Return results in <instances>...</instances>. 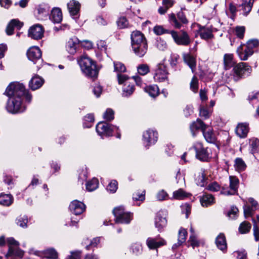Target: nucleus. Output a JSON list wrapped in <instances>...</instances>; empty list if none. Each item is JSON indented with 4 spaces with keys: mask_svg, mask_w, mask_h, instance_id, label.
Instances as JSON below:
<instances>
[{
    "mask_svg": "<svg viewBox=\"0 0 259 259\" xmlns=\"http://www.w3.org/2000/svg\"><path fill=\"white\" fill-rule=\"evenodd\" d=\"M5 93L9 97L6 105V109L9 112L17 114L25 110L22 103L23 96L25 94V87L22 83L18 82L10 83Z\"/></svg>",
    "mask_w": 259,
    "mask_h": 259,
    "instance_id": "1",
    "label": "nucleus"
},
{
    "mask_svg": "<svg viewBox=\"0 0 259 259\" xmlns=\"http://www.w3.org/2000/svg\"><path fill=\"white\" fill-rule=\"evenodd\" d=\"M78 63L82 72L87 76L94 78L98 75L95 62L87 55H82L78 59Z\"/></svg>",
    "mask_w": 259,
    "mask_h": 259,
    "instance_id": "2",
    "label": "nucleus"
},
{
    "mask_svg": "<svg viewBox=\"0 0 259 259\" xmlns=\"http://www.w3.org/2000/svg\"><path fill=\"white\" fill-rule=\"evenodd\" d=\"M239 180L235 176L229 177V185H225L222 187L221 193L225 195H234L237 193Z\"/></svg>",
    "mask_w": 259,
    "mask_h": 259,
    "instance_id": "3",
    "label": "nucleus"
},
{
    "mask_svg": "<svg viewBox=\"0 0 259 259\" xmlns=\"http://www.w3.org/2000/svg\"><path fill=\"white\" fill-rule=\"evenodd\" d=\"M170 33L174 41L178 45L186 46L191 43L190 37L185 31L181 30L180 32H177L172 30Z\"/></svg>",
    "mask_w": 259,
    "mask_h": 259,
    "instance_id": "4",
    "label": "nucleus"
},
{
    "mask_svg": "<svg viewBox=\"0 0 259 259\" xmlns=\"http://www.w3.org/2000/svg\"><path fill=\"white\" fill-rule=\"evenodd\" d=\"M118 130V127L103 121L98 123L96 126L97 132L102 137L111 136L113 132Z\"/></svg>",
    "mask_w": 259,
    "mask_h": 259,
    "instance_id": "5",
    "label": "nucleus"
},
{
    "mask_svg": "<svg viewBox=\"0 0 259 259\" xmlns=\"http://www.w3.org/2000/svg\"><path fill=\"white\" fill-rule=\"evenodd\" d=\"M113 213L115 217L117 223L128 224L132 219V214L124 211L122 206L117 207L114 209Z\"/></svg>",
    "mask_w": 259,
    "mask_h": 259,
    "instance_id": "6",
    "label": "nucleus"
},
{
    "mask_svg": "<svg viewBox=\"0 0 259 259\" xmlns=\"http://www.w3.org/2000/svg\"><path fill=\"white\" fill-rule=\"evenodd\" d=\"M7 242L9 246L8 252L6 255L7 257L10 256H16L22 257L24 251L19 248V243L12 237L8 238Z\"/></svg>",
    "mask_w": 259,
    "mask_h": 259,
    "instance_id": "7",
    "label": "nucleus"
},
{
    "mask_svg": "<svg viewBox=\"0 0 259 259\" xmlns=\"http://www.w3.org/2000/svg\"><path fill=\"white\" fill-rule=\"evenodd\" d=\"M27 56L29 60L34 64L37 63V68H40L42 65L41 51L38 47H30L27 52Z\"/></svg>",
    "mask_w": 259,
    "mask_h": 259,
    "instance_id": "8",
    "label": "nucleus"
},
{
    "mask_svg": "<svg viewBox=\"0 0 259 259\" xmlns=\"http://www.w3.org/2000/svg\"><path fill=\"white\" fill-rule=\"evenodd\" d=\"M146 244L150 250L158 251V249L166 244V240L159 235L155 237H149L146 240Z\"/></svg>",
    "mask_w": 259,
    "mask_h": 259,
    "instance_id": "9",
    "label": "nucleus"
},
{
    "mask_svg": "<svg viewBox=\"0 0 259 259\" xmlns=\"http://www.w3.org/2000/svg\"><path fill=\"white\" fill-rule=\"evenodd\" d=\"M177 16L176 17L173 13L168 16L170 23L176 28L179 29L182 27V24L188 23V21L182 11L178 12Z\"/></svg>",
    "mask_w": 259,
    "mask_h": 259,
    "instance_id": "10",
    "label": "nucleus"
},
{
    "mask_svg": "<svg viewBox=\"0 0 259 259\" xmlns=\"http://www.w3.org/2000/svg\"><path fill=\"white\" fill-rule=\"evenodd\" d=\"M158 139V133L152 129H148L143 134V142L145 146L148 148L156 143Z\"/></svg>",
    "mask_w": 259,
    "mask_h": 259,
    "instance_id": "11",
    "label": "nucleus"
},
{
    "mask_svg": "<svg viewBox=\"0 0 259 259\" xmlns=\"http://www.w3.org/2000/svg\"><path fill=\"white\" fill-rule=\"evenodd\" d=\"M193 147L195 150L196 156L200 160L207 161L211 157L207 148H204L201 143H195Z\"/></svg>",
    "mask_w": 259,
    "mask_h": 259,
    "instance_id": "12",
    "label": "nucleus"
},
{
    "mask_svg": "<svg viewBox=\"0 0 259 259\" xmlns=\"http://www.w3.org/2000/svg\"><path fill=\"white\" fill-rule=\"evenodd\" d=\"M234 78L237 80L243 75L250 73L251 69L246 63L241 62L235 65L233 68Z\"/></svg>",
    "mask_w": 259,
    "mask_h": 259,
    "instance_id": "13",
    "label": "nucleus"
},
{
    "mask_svg": "<svg viewBox=\"0 0 259 259\" xmlns=\"http://www.w3.org/2000/svg\"><path fill=\"white\" fill-rule=\"evenodd\" d=\"M167 74L166 66L163 64H159L155 70L154 79L157 82L163 81L167 79Z\"/></svg>",
    "mask_w": 259,
    "mask_h": 259,
    "instance_id": "14",
    "label": "nucleus"
},
{
    "mask_svg": "<svg viewBox=\"0 0 259 259\" xmlns=\"http://www.w3.org/2000/svg\"><path fill=\"white\" fill-rule=\"evenodd\" d=\"M44 30L39 24L34 25L28 31V36L34 39H41L44 36Z\"/></svg>",
    "mask_w": 259,
    "mask_h": 259,
    "instance_id": "15",
    "label": "nucleus"
},
{
    "mask_svg": "<svg viewBox=\"0 0 259 259\" xmlns=\"http://www.w3.org/2000/svg\"><path fill=\"white\" fill-rule=\"evenodd\" d=\"M85 208V205L77 200L72 201L69 205L70 211L75 215L81 214L84 211Z\"/></svg>",
    "mask_w": 259,
    "mask_h": 259,
    "instance_id": "16",
    "label": "nucleus"
},
{
    "mask_svg": "<svg viewBox=\"0 0 259 259\" xmlns=\"http://www.w3.org/2000/svg\"><path fill=\"white\" fill-rule=\"evenodd\" d=\"M131 38L132 46L147 43L144 34L139 31H133L131 34Z\"/></svg>",
    "mask_w": 259,
    "mask_h": 259,
    "instance_id": "17",
    "label": "nucleus"
},
{
    "mask_svg": "<svg viewBox=\"0 0 259 259\" xmlns=\"http://www.w3.org/2000/svg\"><path fill=\"white\" fill-rule=\"evenodd\" d=\"M253 52L254 50H251L245 45H241L237 49L238 55L242 60H246Z\"/></svg>",
    "mask_w": 259,
    "mask_h": 259,
    "instance_id": "18",
    "label": "nucleus"
},
{
    "mask_svg": "<svg viewBox=\"0 0 259 259\" xmlns=\"http://www.w3.org/2000/svg\"><path fill=\"white\" fill-rule=\"evenodd\" d=\"M79 42L80 41L76 37L70 38L66 46L68 52L71 55L74 54L76 52Z\"/></svg>",
    "mask_w": 259,
    "mask_h": 259,
    "instance_id": "19",
    "label": "nucleus"
},
{
    "mask_svg": "<svg viewBox=\"0 0 259 259\" xmlns=\"http://www.w3.org/2000/svg\"><path fill=\"white\" fill-rule=\"evenodd\" d=\"M132 50L137 56L139 57H142L147 52L148 44L146 43L134 45L132 46Z\"/></svg>",
    "mask_w": 259,
    "mask_h": 259,
    "instance_id": "20",
    "label": "nucleus"
},
{
    "mask_svg": "<svg viewBox=\"0 0 259 259\" xmlns=\"http://www.w3.org/2000/svg\"><path fill=\"white\" fill-rule=\"evenodd\" d=\"M248 124L247 123H238L236 128L237 135L241 138H245L249 132Z\"/></svg>",
    "mask_w": 259,
    "mask_h": 259,
    "instance_id": "21",
    "label": "nucleus"
},
{
    "mask_svg": "<svg viewBox=\"0 0 259 259\" xmlns=\"http://www.w3.org/2000/svg\"><path fill=\"white\" fill-rule=\"evenodd\" d=\"M23 25V23L22 22L18 20L13 19L8 25L6 28V33L8 35H12L13 33L14 28L20 29Z\"/></svg>",
    "mask_w": 259,
    "mask_h": 259,
    "instance_id": "22",
    "label": "nucleus"
},
{
    "mask_svg": "<svg viewBox=\"0 0 259 259\" xmlns=\"http://www.w3.org/2000/svg\"><path fill=\"white\" fill-rule=\"evenodd\" d=\"M183 59L185 63L191 69L192 72H194L196 66V57L190 54H185L183 55Z\"/></svg>",
    "mask_w": 259,
    "mask_h": 259,
    "instance_id": "23",
    "label": "nucleus"
},
{
    "mask_svg": "<svg viewBox=\"0 0 259 259\" xmlns=\"http://www.w3.org/2000/svg\"><path fill=\"white\" fill-rule=\"evenodd\" d=\"M202 133L205 140L207 142L210 143H214L216 141V136L211 127L207 126L206 128H205Z\"/></svg>",
    "mask_w": 259,
    "mask_h": 259,
    "instance_id": "24",
    "label": "nucleus"
},
{
    "mask_svg": "<svg viewBox=\"0 0 259 259\" xmlns=\"http://www.w3.org/2000/svg\"><path fill=\"white\" fill-rule=\"evenodd\" d=\"M44 82V79L38 75L34 76L29 81V87L32 90L39 88Z\"/></svg>",
    "mask_w": 259,
    "mask_h": 259,
    "instance_id": "25",
    "label": "nucleus"
},
{
    "mask_svg": "<svg viewBox=\"0 0 259 259\" xmlns=\"http://www.w3.org/2000/svg\"><path fill=\"white\" fill-rule=\"evenodd\" d=\"M50 19L54 23H59L62 20V13L60 9L55 8L51 11Z\"/></svg>",
    "mask_w": 259,
    "mask_h": 259,
    "instance_id": "26",
    "label": "nucleus"
},
{
    "mask_svg": "<svg viewBox=\"0 0 259 259\" xmlns=\"http://www.w3.org/2000/svg\"><path fill=\"white\" fill-rule=\"evenodd\" d=\"M254 3V0H243L240 5V10L244 15H247L251 11Z\"/></svg>",
    "mask_w": 259,
    "mask_h": 259,
    "instance_id": "27",
    "label": "nucleus"
},
{
    "mask_svg": "<svg viewBox=\"0 0 259 259\" xmlns=\"http://www.w3.org/2000/svg\"><path fill=\"white\" fill-rule=\"evenodd\" d=\"M167 224L166 218L162 216L160 212H158L155 219V225L159 231L164 227Z\"/></svg>",
    "mask_w": 259,
    "mask_h": 259,
    "instance_id": "28",
    "label": "nucleus"
},
{
    "mask_svg": "<svg viewBox=\"0 0 259 259\" xmlns=\"http://www.w3.org/2000/svg\"><path fill=\"white\" fill-rule=\"evenodd\" d=\"M207 125L199 119L196 120L190 126V130L193 136H195V131L201 129L202 132L206 128Z\"/></svg>",
    "mask_w": 259,
    "mask_h": 259,
    "instance_id": "29",
    "label": "nucleus"
},
{
    "mask_svg": "<svg viewBox=\"0 0 259 259\" xmlns=\"http://www.w3.org/2000/svg\"><path fill=\"white\" fill-rule=\"evenodd\" d=\"M67 7L70 14L73 16H75L77 14L80 9V6L78 2L72 0L68 3Z\"/></svg>",
    "mask_w": 259,
    "mask_h": 259,
    "instance_id": "30",
    "label": "nucleus"
},
{
    "mask_svg": "<svg viewBox=\"0 0 259 259\" xmlns=\"http://www.w3.org/2000/svg\"><path fill=\"white\" fill-rule=\"evenodd\" d=\"M198 33L202 39L208 40L213 37L212 31L208 28L204 27H200L198 30Z\"/></svg>",
    "mask_w": 259,
    "mask_h": 259,
    "instance_id": "31",
    "label": "nucleus"
},
{
    "mask_svg": "<svg viewBox=\"0 0 259 259\" xmlns=\"http://www.w3.org/2000/svg\"><path fill=\"white\" fill-rule=\"evenodd\" d=\"M215 243L217 247L224 251L227 249V243L226 238L224 234L220 233L217 237Z\"/></svg>",
    "mask_w": 259,
    "mask_h": 259,
    "instance_id": "32",
    "label": "nucleus"
},
{
    "mask_svg": "<svg viewBox=\"0 0 259 259\" xmlns=\"http://www.w3.org/2000/svg\"><path fill=\"white\" fill-rule=\"evenodd\" d=\"M13 201V198L11 194L2 193L0 195V204L4 206H10Z\"/></svg>",
    "mask_w": 259,
    "mask_h": 259,
    "instance_id": "33",
    "label": "nucleus"
},
{
    "mask_svg": "<svg viewBox=\"0 0 259 259\" xmlns=\"http://www.w3.org/2000/svg\"><path fill=\"white\" fill-rule=\"evenodd\" d=\"M200 202L203 206L207 207L214 202V198L211 194H205L200 198Z\"/></svg>",
    "mask_w": 259,
    "mask_h": 259,
    "instance_id": "34",
    "label": "nucleus"
},
{
    "mask_svg": "<svg viewBox=\"0 0 259 259\" xmlns=\"http://www.w3.org/2000/svg\"><path fill=\"white\" fill-rule=\"evenodd\" d=\"M234 166L236 171L240 172L246 169V165L242 158H237L235 159Z\"/></svg>",
    "mask_w": 259,
    "mask_h": 259,
    "instance_id": "35",
    "label": "nucleus"
},
{
    "mask_svg": "<svg viewBox=\"0 0 259 259\" xmlns=\"http://www.w3.org/2000/svg\"><path fill=\"white\" fill-rule=\"evenodd\" d=\"M145 91L152 97H156L159 94V90L157 85H152L145 88Z\"/></svg>",
    "mask_w": 259,
    "mask_h": 259,
    "instance_id": "36",
    "label": "nucleus"
},
{
    "mask_svg": "<svg viewBox=\"0 0 259 259\" xmlns=\"http://www.w3.org/2000/svg\"><path fill=\"white\" fill-rule=\"evenodd\" d=\"M86 189L90 192L93 191L98 188L99 186V181L97 178H94L91 180L88 181L86 184Z\"/></svg>",
    "mask_w": 259,
    "mask_h": 259,
    "instance_id": "37",
    "label": "nucleus"
},
{
    "mask_svg": "<svg viewBox=\"0 0 259 259\" xmlns=\"http://www.w3.org/2000/svg\"><path fill=\"white\" fill-rule=\"evenodd\" d=\"M172 0H163L162 6L160 7L158 11L160 14H165L167 10L173 5Z\"/></svg>",
    "mask_w": 259,
    "mask_h": 259,
    "instance_id": "38",
    "label": "nucleus"
},
{
    "mask_svg": "<svg viewBox=\"0 0 259 259\" xmlns=\"http://www.w3.org/2000/svg\"><path fill=\"white\" fill-rule=\"evenodd\" d=\"M249 147L252 154L259 151V140L256 138L249 139Z\"/></svg>",
    "mask_w": 259,
    "mask_h": 259,
    "instance_id": "39",
    "label": "nucleus"
},
{
    "mask_svg": "<svg viewBox=\"0 0 259 259\" xmlns=\"http://www.w3.org/2000/svg\"><path fill=\"white\" fill-rule=\"evenodd\" d=\"M100 242V238L97 237L94 238L93 240L90 241L89 239L87 238L84 239L82 242L84 245H85V248L87 249H90L92 247H96L98 244Z\"/></svg>",
    "mask_w": 259,
    "mask_h": 259,
    "instance_id": "40",
    "label": "nucleus"
},
{
    "mask_svg": "<svg viewBox=\"0 0 259 259\" xmlns=\"http://www.w3.org/2000/svg\"><path fill=\"white\" fill-rule=\"evenodd\" d=\"M42 253V256L47 258L55 259L58 256L57 252L53 248L46 249Z\"/></svg>",
    "mask_w": 259,
    "mask_h": 259,
    "instance_id": "41",
    "label": "nucleus"
},
{
    "mask_svg": "<svg viewBox=\"0 0 259 259\" xmlns=\"http://www.w3.org/2000/svg\"><path fill=\"white\" fill-rule=\"evenodd\" d=\"M189 194L182 189L175 191L173 192V198L176 199L181 200L188 197Z\"/></svg>",
    "mask_w": 259,
    "mask_h": 259,
    "instance_id": "42",
    "label": "nucleus"
},
{
    "mask_svg": "<svg viewBox=\"0 0 259 259\" xmlns=\"http://www.w3.org/2000/svg\"><path fill=\"white\" fill-rule=\"evenodd\" d=\"M224 65L226 69H229L234 64L233 55L227 54L224 57Z\"/></svg>",
    "mask_w": 259,
    "mask_h": 259,
    "instance_id": "43",
    "label": "nucleus"
},
{
    "mask_svg": "<svg viewBox=\"0 0 259 259\" xmlns=\"http://www.w3.org/2000/svg\"><path fill=\"white\" fill-rule=\"evenodd\" d=\"M134 91V86L133 84H130L126 82L123 88V96L127 97L131 95Z\"/></svg>",
    "mask_w": 259,
    "mask_h": 259,
    "instance_id": "44",
    "label": "nucleus"
},
{
    "mask_svg": "<svg viewBox=\"0 0 259 259\" xmlns=\"http://www.w3.org/2000/svg\"><path fill=\"white\" fill-rule=\"evenodd\" d=\"M117 27L120 29L126 28L128 25V22L126 18L124 16H121L118 18L116 21Z\"/></svg>",
    "mask_w": 259,
    "mask_h": 259,
    "instance_id": "45",
    "label": "nucleus"
},
{
    "mask_svg": "<svg viewBox=\"0 0 259 259\" xmlns=\"http://www.w3.org/2000/svg\"><path fill=\"white\" fill-rule=\"evenodd\" d=\"M187 236V232L186 230L183 228H181L179 230L178 235L179 245H181L182 243L185 242Z\"/></svg>",
    "mask_w": 259,
    "mask_h": 259,
    "instance_id": "46",
    "label": "nucleus"
},
{
    "mask_svg": "<svg viewBox=\"0 0 259 259\" xmlns=\"http://www.w3.org/2000/svg\"><path fill=\"white\" fill-rule=\"evenodd\" d=\"M16 223L22 228H26L28 223L27 217L26 216L18 217L16 220Z\"/></svg>",
    "mask_w": 259,
    "mask_h": 259,
    "instance_id": "47",
    "label": "nucleus"
},
{
    "mask_svg": "<svg viewBox=\"0 0 259 259\" xmlns=\"http://www.w3.org/2000/svg\"><path fill=\"white\" fill-rule=\"evenodd\" d=\"M103 118L107 121H111L114 118V112L111 108H108L103 114Z\"/></svg>",
    "mask_w": 259,
    "mask_h": 259,
    "instance_id": "48",
    "label": "nucleus"
},
{
    "mask_svg": "<svg viewBox=\"0 0 259 259\" xmlns=\"http://www.w3.org/2000/svg\"><path fill=\"white\" fill-rule=\"evenodd\" d=\"M251 228V225L247 222H242L239 228V232L242 234L248 232Z\"/></svg>",
    "mask_w": 259,
    "mask_h": 259,
    "instance_id": "49",
    "label": "nucleus"
},
{
    "mask_svg": "<svg viewBox=\"0 0 259 259\" xmlns=\"http://www.w3.org/2000/svg\"><path fill=\"white\" fill-rule=\"evenodd\" d=\"M195 181L198 186L203 187L205 184V176L203 172H199L196 176Z\"/></svg>",
    "mask_w": 259,
    "mask_h": 259,
    "instance_id": "50",
    "label": "nucleus"
},
{
    "mask_svg": "<svg viewBox=\"0 0 259 259\" xmlns=\"http://www.w3.org/2000/svg\"><path fill=\"white\" fill-rule=\"evenodd\" d=\"M131 250L136 255L141 254L142 252V245L139 243H133L131 246Z\"/></svg>",
    "mask_w": 259,
    "mask_h": 259,
    "instance_id": "51",
    "label": "nucleus"
},
{
    "mask_svg": "<svg viewBox=\"0 0 259 259\" xmlns=\"http://www.w3.org/2000/svg\"><path fill=\"white\" fill-rule=\"evenodd\" d=\"M138 73L144 75L149 72V66L147 64H141L137 68Z\"/></svg>",
    "mask_w": 259,
    "mask_h": 259,
    "instance_id": "52",
    "label": "nucleus"
},
{
    "mask_svg": "<svg viewBox=\"0 0 259 259\" xmlns=\"http://www.w3.org/2000/svg\"><path fill=\"white\" fill-rule=\"evenodd\" d=\"M190 89L194 93H196L198 89V80L195 76L192 78L190 82Z\"/></svg>",
    "mask_w": 259,
    "mask_h": 259,
    "instance_id": "53",
    "label": "nucleus"
},
{
    "mask_svg": "<svg viewBox=\"0 0 259 259\" xmlns=\"http://www.w3.org/2000/svg\"><path fill=\"white\" fill-rule=\"evenodd\" d=\"M156 47L161 51H164L167 48V44L165 40L161 38L157 39L156 42Z\"/></svg>",
    "mask_w": 259,
    "mask_h": 259,
    "instance_id": "54",
    "label": "nucleus"
},
{
    "mask_svg": "<svg viewBox=\"0 0 259 259\" xmlns=\"http://www.w3.org/2000/svg\"><path fill=\"white\" fill-rule=\"evenodd\" d=\"M117 189V182L115 180L112 181L108 185L107 190L111 193H114Z\"/></svg>",
    "mask_w": 259,
    "mask_h": 259,
    "instance_id": "55",
    "label": "nucleus"
},
{
    "mask_svg": "<svg viewBox=\"0 0 259 259\" xmlns=\"http://www.w3.org/2000/svg\"><path fill=\"white\" fill-rule=\"evenodd\" d=\"M114 70L118 72H124L126 71V68L123 64L116 62L114 63Z\"/></svg>",
    "mask_w": 259,
    "mask_h": 259,
    "instance_id": "56",
    "label": "nucleus"
},
{
    "mask_svg": "<svg viewBox=\"0 0 259 259\" xmlns=\"http://www.w3.org/2000/svg\"><path fill=\"white\" fill-rule=\"evenodd\" d=\"M238 209L236 207L232 206L228 212V216L231 219H235L237 217Z\"/></svg>",
    "mask_w": 259,
    "mask_h": 259,
    "instance_id": "57",
    "label": "nucleus"
},
{
    "mask_svg": "<svg viewBox=\"0 0 259 259\" xmlns=\"http://www.w3.org/2000/svg\"><path fill=\"white\" fill-rule=\"evenodd\" d=\"M244 214L245 217L246 218L248 217L251 216L253 211L255 210L252 207H250L248 205H244Z\"/></svg>",
    "mask_w": 259,
    "mask_h": 259,
    "instance_id": "58",
    "label": "nucleus"
},
{
    "mask_svg": "<svg viewBox=\"0 0 259 259\" xmlns=\"http://www.w3.org/2000/svg\"><path fill=\"white\" fill-rule=\"evenodd\" d=\"M258 45L259 42L257 39H252L249 40L245 45L251 50H253L254 48L258 47Z\"/></svg>",
    "mask_w": 259,
    "mask_h": 259,
    "instance_id": "59",
    "label": "nucleus"
},
{
    "mask_svg": "<svg viewBox=\"0 0 259 259\" xmlns=\"http://www.w3.org/2000/svg\"><path fill=\"white\" fill-rule=\"evenodd\" d=\"M245 32V27L243 26H237L235 28V34L239 38H242L243 37Z\"/></svg>",
    "mask_w": 259,
    "mask_h": 259,
    "instance_id": "60",
    "label": "nucleus"
},
{
    "mask_svg": "<svg viewBox=\"0 0 259 259\" xmlns=\"http://www.w3.org/2000/svg\"><path fill=\"white\" fill-rule=\"evenodd\" d=\"M207 189L210 191H218L220 190V186L217 182H212L208 185Z\"/></svg>",
    "mask_w": 259,
    "mask_h": 259,
    "instance_id": "61",
    "label": "nucleus"
},
{
    "mask_svg": "<svg viewBox=\"0 0 259 259\" xmlns=\"http://www.w3.org/2000/svg\"><path fill=\"white\" fill-rule=\"evenodd\" d=\"M81 46L87 50H90L93 48V44L92 41L88 40H83L82 41H80Z\"/></svg>",
    "mask_w": 259,
    "mask_h": 259,
    "instance_id": "62",
    "label": "nucleus"
},
{
    "mask_svg": "<svg viewBox=\"0 0 259 259\" xmlns=\"http://www.w3.org/2000/svg\"><path fill=\"white\" fill-rule=\"evenodd\" d=\"M168 195L167 193L163 190L159 191L156 195V198L159 201L164 200L166 199Z\"/></svg>",
    "mask_w": 259,
    "mask_h": 259,
    "instance_id": "63",
    "label": "nucleus"
},
{
    "mask_svg": "<svg viewBox=\"0 0 259 259\" xmlns=\"http://www.w3.org/2000/svg\"><path fill=\"white\" fill-rule=\"evenodd\" d=\"M153 31L157 35H161L167 32V30L161 26H155Z\"/></svg>",
    "mask_w": 259,
    "mask_h": 259,
    "instance_id": "64",
    "label": "nucleus"
}]
</instances>
